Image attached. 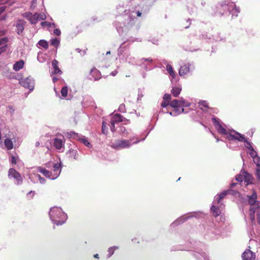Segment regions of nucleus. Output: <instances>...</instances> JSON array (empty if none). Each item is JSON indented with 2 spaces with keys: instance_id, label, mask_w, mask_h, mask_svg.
<instances>
[{
  "instance_id": "1a4fd4ad",
  "label": "nucleus",
  "mask_w": 260,
  "mask_h": 260,
  "mask_svg": "<svg viewBox=\"0 0 260 260\" xmlns=\"http://www.w3.org/2000/svg\"><path fill=\"white\" fill-rule=\"evenodd\" d=\"M68 136L70 138H72L80 141L81 143H83L85 146L88 148H90L92 146L91 144L89 142L88 138L81 134L71 131L68 133Z\"/></svg>"
},
{
  "instance_id": "de8ad7c7",
  "label": "nucleus",
  "mask_w": 260,
  "mask_h": 260,
  "mask_svg": "<svg viewBox=\"0 0 260 260\" xmlns=\"http://www.w3.org/2000/svg\"><path fill=\"white\" fill-rule=\"evenodd\" d=\"M38 17L39 20H44L46 18V16L43 12L40 13H38Z\"/></svg>"
},
{
  "instance_id": "5fc2aeb1",
  "label": "nucleus",
  "mask_w": 260,
  "mask_h": 260,
  "mask_svg": "<svg viewBox=\"0 0 260 260\" xmlns=\"http://www.w3.org/2000/svg\"><path fill=\"white\" fill-rule=\"evenodd\" d=\"M171 99V95L170 94L166 93L163 96V100L164 101H168L169 102H170Z\"/></svg>"
},
{
  "instance_id": "c9c22d12",
  "label": "nucleus",
  "mask_w": 260,
  "mask_h": 260,
  "mask_svg": "<svg viewBox=\"0 0 260 260\" xmlns=\"http://www.w3.org/2000/svg\"><path fill=\"white\" fill-rule=\"evenodd\" d=\"M244 179L247 184L252 183L251 181L253 180L252 176L246 172H245Z\"/></svg>"
},
{
  "instance_id": "39448f33",
  "label": "nucleus",
  "mask_w": 260,
  "mask_h": 260,
  "mask_svg": "<svg viewBox=\"0 0 260 260\" xmlns=\"http://www.w3.org/2000/svg\"><path fill=\"white\" fill-rule=\"evenodd\" d=\"M149 132L147 133L145 137L142 139H139L136 136H131L128 140H117L112 143V147L117 149L128 148L133 144H138L141 141H144L148 136Z\"/></svg>"
},
{
  "instance_id": "ddd939ff",
  "label": "nucleus",
  "mask_w": 260,
  "mask_h": 260,
  "mask_svg": "<svg viewBox=\"0 0 260 260\" xmlns=\"http://www.w3.org/2000/svg\"><path fill=\"white\" fill-rule=\"evenodd\" d=\"M8 176L10 178H13L17 181L16 184L20 185L22 183V178L19 173L14 169L11 168L8 172Z\"/></svg>"
},
{
  "instance_id": "72a5a7b5",
  "label": "nucleus",
  "mask_w": 260,
  "mask_h": 260,
  "mask_svg": "<svg viewBox=\"0 0 260 260\" xmlns=\"http://www.w3.org/2000/svg\"><path fill=\"white\" fill-rule=\"evenodd\" d=\"M200 106L201 107V109L203 111H207L209 109V107L208 106V103L205 101H201L199 103Z\"/></svg>"
},
{
  "instance_id": "37998d69",
  "label": "nucleus",
  "mask_w": 260,
  "mask_h": 260,
  "mask_svg": "<svg viewBox=\"0 0 260 260\" xmlns=\"http://www.w3.org/2000/svg\"><path fill=\"white\" fill-rule=\"evenodd\" d=\"M108 127L107 126L106 123L105 121L102 122V131L104 134L106 135L108 133Z\"/></svg>"
},
{
  "instance_id": "412c9836",
  "label": "nucleus",
  "mask_w": 260,
  "mask_h": 260,
  "mask_svg": "<svg viewBox=\"0 0 260 260\" xmlns=\"http://www.w3.org/2000/svg\"><path fill=\"white\" fill-rule=\"evenodd\" d=\"M228 194L226 190H224L221 193H220L218 194H217L214 197V200L213 201V204H219L220 201L224 198V197Z\"/></svg>"
},
{
  "instance_id": "4d7b16f0",
  "label": "nucleus",
  "mask_w": 260,
  "mask_h": 260,
  "mask_svg": "<svg viewBox=\"0 0 260 260\" xmlns=\"http://www.w3.org/2000/svg\"><path fill=\"white\" fill-rule=\"evenodd\" d=\"M118 111L121 113L125 112V105L123 104H121L119 107Z\"/></svg>"
},
{
  "instance_id": "79ce46f5",
  "label": "nucleus",
  "mask_w": 260,
  "mask_h": 260,
  "mask_svg": "<svg viewBox=\"0 0 260 260\" xmlns=\"http://www.w3.org/2000/svg\"><path fill=\"white\" fill-rule=\"evenodd\" d=\"M181 107H188L190 106V103L187 101H186L183 98H181Z\"/></svg>"
},
{
  "instance_id": "338daca9",
  "label": "nucleus",
  "mask_w": 260,
  "mask_h": 260,
  "mask_svg": "<svg viewBox=\"0 0 260 260\" xmlns=\"http://www.w3.org/2000/svg\"><path fill=\"white\" fill-rule=\"evenodd\" d=\"M143 96V94L142 92L139 91L138 94V100H141Z\"/></svg>"
},
{
  "instance_id": "603ef678",
  "label": "nucleus",
  "mask_w": 260,
  "mask_h": 260,
  "mask_svg": "<svg viewBox=\"0 0 260 260\" xmlns=\"http://www.w3.org/2000/svg\"><path fill=\"white\" fill-rule=\"evenodd\" d=\"M8 42V39L7 37H4L0 39V46L2 45H6Z\"/></svg>"
},
{
  "instance_id": "5701e85b",
  "label": "nucleus",
  "mask_w": 260,
  "mask_h": 260,
  "mask_svg": "<svg viewBox=\"0 0 260 260\" xmlns=\"http://www.w3.org/2000/svg\"><path fill=\"white\" fill-rule=\"evenodd\" d=\"M90 75L94 78V80H98L101 78V73L99 70L95 68H93L90 70Z\"/></svg>"
},
{
  "instance_id": "4468645a",
  "label": "nucleus",
  "mask_w": 260,
  "mask_h": 260,
  "mask_svg": "<svg viewBox=\"0 0 260 260\" xmlns=\"http://www.w3.org/2000/svg\"><path fill=\"white\" fill-rule=\"evenodd\" d=\"M220 232L215 229L214 223H211L210 225V229H208L207 230L206 236L210 239H214L215 236L219 235Z\"/></svg>"
},
{
  "instance_id": "e433bc0d",
  "label": "nucleus",
  "mask_w": 260,
  "mask_h": 260,
  "mask_svg": "<svg viewBox=\"0 0 260 260\" xmlns=\"http://www.w3.org/2000/svg\"><path fill=\"white\" fill-rule=\"evenodd\" d=\"M41 25L43 27L47 26L48 27L55 28L56 24L53 22H49L48 21H43L41 23Z\"/></svg>"
},
{
  "instance_id": "b1692460",
  "label": "nucleus",
  "mask_w": 260,
  "mask_h": 260,
  "mask_svg": "<svg viewBox=\"0 0 260 260\" xmlns=\"http://www.w3.org/2000/svg\"><path fill=\"white\" fill-rule=\"evenodd\" d=\"M24 64V62L22 60L17 61L13 65V70L15 71H18L23 68Z\"/></svg>"
},
{
  "instance_id": "6e6d98bb",
  "label": "nucleus",
  "mask_w": 260,
  "mask_h": 260,
  "mask_svg": "<svg viewBox=\"0 0 260 260\" xmlns=\"http://www.w3.org/2000/svg\"><path fill=\"white\" fill-rule=\"evenodd\" d=\"M243 179V176L241 174L237 175L235 177V179L239 182H242Z\"/></svg>"
},
{
  "instance_id": "6ab92c4d",
  "label": "nucleus",
  "mask_w": 260,
  "mask_h": 260,
  "mask_svg": "<svg viewBox=\"0 0 260 260\" xmlns=\"http://www.w3.org/2000/svg\"><path fill=\"white\" fill-rule=\"evenodd\" d=\"M58 61L56 59H53L52 62V66L53 71H52V74H61L62 71L58 67Z\"/></svg>"
},
{
  "instance_id": "c85d7f7f",
  "label": "nucleus",
  "mask_w": 260,
  "mask_h": 260,
  "mask_svg": "<svg viewBox=\"0 0 260 260\" xmlns=\"http://www.w3.org/2000/svg\"><path fill=\"white\" fill-rule=\"evenodd\" d=\"M67 154L70 158L74 159H77V151L76 150L71 149L68 151Z\"/></svg>"
},
{
  "instance_id": "8fccbe9b",
  "label": "nucleus",
  "mask_w": 260,
  "mask_h": 260,
  "mask_svg": "<svg viewBox=\"0 0 260 260\" xmlns=\"http://www.w3.org/2000/svg\"><path fill=\"white\" fill-rule=\"evenodd\" d=\"M255 175L257 180L260 181V167L256 168Z\"/></svg>"
},
{
  "instance_id": "bb28decb",
  "label": "nucleus",
  "mask_w": 260,
  "mask_h": 260,
  "mask_svg": "<svg viewBox=\"0 0 260 260\" xmlns=\"http://www.w3.org/2000/svg\"><path fill=\"white\" fill-rule=\"evenodd\" d=\"M181 105V98L179 100H174L170 104L172 108H180Z\"/></svg>"
},
{
  "instance_id": "a211bd4d",
  "label": "nucleus",
  "mask_w": 260,
  "mask_h": 260,
  "mask_svg": "<svg viewBox=\"0 0 260 260\" xmlns=\"http://www.w3.org/2000/svg\"><path fill=\"white\" fill-rule=\"evenodd\" d=\"M26 22L23 20H18L15 25L16 31L18 35L21 34L24 30Z\"/></svg>"
},
{
  "instance_id": "c756f323",
  "label": "nucleus",
  "mask_w": 260,
  "mask_h": 260,
  "mask_svg": "<svg viewBox=\"0 0 260 260\" xmlns=\"http://www.w3.org/2000/svg\"><path fill=\"white\" fill-rule=\"evenodd\" d=\"M166 69L169 75L172 78H175L176 77V73L174 72L173 67L170 64H167Z\"/></svg>"
},
{
  "instance_id": "58836bf2",
  "label": "nucleus",
  "mask_w": 260,
  "mask_h": 260,
  "mask_svg": "<svg viewBox=\"0 0 260 260\" xmlns=\"http://www.w3.org/2000/svg\"><path fill=\"white\" fill-rule=\"evenodd\" d=\"M40 46L42 47L45 49H47L48 48V43L45 40H41L39 41L38 43Z\"/></svg>"
},
{
  "instance_id": "13d9d810",
  "label": "nucleus",
  "mask_w": 260,
  "mask_h": 260,
  "mask_svg": "<svg viewBox=\"0 0 260 260\" xmlns=\"http://www.w3.org/2000/svg\"><path fill=\"white\" fill-rule=\"evenodd\" d=\"M143 61H148L151 63L153 62V59L151 58H143L140 60L141 63H143Z\"/></svg>"
},
{
  "instance_id": "4c0bfd02",
  "label": "nucleus",
  "mask_w": 260,
  "mask_h": 260,
  "mask_svg": "<svg viewBox=\"0 0 260 260\" xmlns=\"http://www.w3.org/2000/svg\"><path fill=\"white\" fill-rule=\"evenodd\" d=\"M39 21V19L38 17V13H35L34 14H32L31 18L29 20L31 24H35Z\"/></svg>"
},
{
  "instance_id": "f704fd0d",
  "label": "nucleus",
  "mask_w": 260,
  "mask_h": 260,
  "mask_svg": "<svg viewBox=\"0 0 260 260\" xmlns=\"http://www.w3.org/2000/svg\"><path fill=\"white\" fill-rule=\"evenodd\" d=\"M248 153L252 159L258 156L257 152L254 149L253 147L249 148Z\"/></svg>"
},
{
  "instance_id": "ea45409f",
  "label": "nucleus",
  "mask_w": 260,
  "mask_h": 260,
  "mask_svg": "<svg viewBox=\"0 0 260 260\" xmlns=\"http://www.w3.org/2000/svg\"><path fill=\"white\" fill-rule=\"evenodd\" d=\"M68 92V89L67 86H63L61 89V94L63 98H65L67 96Z\"/></svg>"
},
{
  "instance_id": "dca6fc26",
  "label": "nucleus",
  "mask_w": 260,
  "mask_h": 260,
  "mask_svg": "<svg viewBox=\"0 0 260 260\" xmlns=\"http://www.w3.org/2000/svg\"><path fill=\"white\" fill-rule=\"evenodd\" d=\"M243 260H254L255 254L249 249H246L242 254Z\"/></svg>"
},
{
  "instance_id": "393cba45",
  "label": "nucleus",
  "mask_w": 260,
  "mask_h": 260,
  "mask_svg": "<svg viewBox=\"0 0 260 260\" xmlns=\"http://www.w3.org/2000/svg\"><path fill=\"white\" fill-rule=\"evenodd\" d=\"M118 132L120 135L124 137H127L131 133V131L128 132L123 126H120Z\"/></svg>"
},
{
  "instance_id": "f8f14e48",
  "label": "nucleus",
  "mask_w": 260,
  "mask_h": 260,
  "mask_svg": "<svg viewBox=\"0 0 260 260\" xmlns=\"http://www.w3.org/2000/svg\"><path fill=\"white\" fill-rule=\"evenodd\" d=\"M19 83L22 86L29 89L30 91L33 90L34 88L35 80L32 78L27 77L24 79H21L19 80Z\"/></svg>"
},
{
  "instance_id": "774afa93",
  "label": "nucleus",
  "mask_w": 260,
  "mask_h": 260,
  "mask_svg": "<svg viewBox=\"0 0 260 260\" xmlns=\"http://www.w3.org/2000/svg\"><path fill=\"white\" fill-rule=\"evenodd\" d=\"M6 7L5 6H2L0 7V15L5 11L6 10Z\"/></svg>"
},
{
  "instance_id": "cd10ccee",
  "label": "nucleus",
  "mask_w": 260,
  "mask_h": 260,
  "mask_svg": "<svg viewBox=\"0 0 260 260\" xmlns=\"http://www.w3.org/2000/svg\"><path fill=\"white\" fill-rule=\"evenodd\" d=\"M4 144L8 150H11L13 148V142L9 138H7L5 140Z\"/></svg>"
},
{
  "instance_id": "69168bd1",
  "label": "nucleus",
  "mask_w": 260,
  "mask_h": 260,
  "mask_svg": "<svg viewBox=\"0 0 260 260\" xmlns=\"http://www.w3.org/2000/svg\"><path fill=\"white\" fill-rule=\"evenodd\" d=\"M16 158L13 156L11 157V161L12 162V164H16L17 163V161H16Z\"/></svg>"
},
{
  "instance_id": "aec40b11",
  "label": "nucleus",
  "mask_w": 260,
  "mask_h": 260,
  "mask_svg": "<svg viewBox=\"0 0 260 260\" xmlns=\"http://www.w3.org/2000/svg\"><path fill=\"white\" fill-rule=\"evenodd\" d=\"M181 90V86L179 84H177L172 86L171 92L173 96L177 97L180 93Z\"/></svg>"
},
{
  "instance_id": "7c9ffc66",
  "label": "nucleus",
  "mask_w": 260,
  "mask_h": 260,
  "mask_svg": "<svg viewBox=\"0 0 260 260\" xmlns=\"http://www.w3.org/2000/svg\"><path fill=\"white\" fill-rule=\"evenodd\" d=\"M211 211L213 212L215 216L219 215L221 213L220 209L218 207H216L214 205H213L211 207Z\"/></svg>"
},
{
  "instance_id": "a18cd8bd",
  "label": "nucleus",
  "mask_w": 260,
  "mask_h": 260,
  "mask_svg": "<svg viewBox=\"0 0 260 260\" xmlns=\"http://www.w3.org/2000/svg\"><path fill=\"white\" fill-rule=\"evenodd\" d=\"M174 108V112L177 114V115H178L179 114L182 113H186L184 111V109L183 108H181L180 109V108Z\"/></svg>"
},
{
  "instance_id": "9d476101",
  "label": "nucleus",
  "mask_w": 260,
  "mask_h": 260,
  "mask_svg": "<svg viewBox=\"0 0 260 260\" xmlns=\"http://www.w3.org/2000/svg\"><path fill=\"white\" fill-rule=\"evenodd\" d=\"M194 66L192 63L187 62L180 67L179 74L180 76H184L188 74H192L194 70Z\"/></svg>"
},
{
  "instance_id": "c03bdc74",
  "label": "nucleus",
  "mask_w": 260,
  "mask_h": 260,
  "mask_svg": "<svg viewBox=\"0 0 260 260\" xmlns=\"http://www.w3.org/2000/svg\"><path fill=\"white\" fill-rule=\"evenodd\" d=\"M88 99L90 102V104H86V102L85 101V99H84V100L82 102V105L83 107H87L88 106H92L93 104H94V102L92 100V98L89 97Z\"/></svg>"
},
{
  "instance_id": "f257e3e1",
  "label": "nucleus",
  "mask_w": 260,
  "mask_h": 260,
  "mask_svg": "<svg viewBox=\"0 0 260 260\" xmlns=\"http://www.w3.org/2000/svg\"><path fill=\"white\" fill-rule=\"evenodd\" d=\"M142 12L124 10L121 15L117 16L118 19L113 22V25L120 36L126 35L134 26L136 22V15L140 17Z\"/></svg>"
},
{
  "instance_id": "052dcab7",
  "label": "nucleus",
  "mask_w": 260,
  "mask_h": 260,
  "mask_svg": "<svg viewBox=\"0 0 260 260\" xmlns=\"http://www.w3.org/2000/svg\"><path fill=\"white\" fill-rule=\"evenodd\" d=\"M110 123H111L110 129L112 132H114L116 131L115 128V123L113 121H110Z\"/></svg>"
},
{
  "instance_id": "a878e982",
  "label": "nucleus",
  "mask_w": 260,
  "mask_h": 260,
  "mask_svg": "<svg viewBox=\"0 0 260 260\" xmlns=\"http://www.w3.org/2000/svg\"><path fill=\"white\" fill-rule=\"evenodd\" d=\"M53 145L57 149H60L62 147L63 141L60 139L55 138Z\"/></svg>"
},
{
  "instance_id": "9b49d317",
  "label": "nucleus",
  "mask_w": 260,
  "mask_h": 260,
  "mask_svg": "<svg viewBox=\"0 0 260 260\" xmlns=\"http://www.w3.org/2000/svg\"><path fill=\"white\" fill-rule=\"evenodd\" d=\"M196 213H189L186 214H184L178 218H177L175 221H174L173 222H172L170 226L171 228H175V226H177L178 225L181 224L186 220H187L188 219H189L191 217H195Z\"/></svg>"
},
{
  "instance_id": "20e7f679",
  "label": "nucleus",
  "mask_w": 260,
  "mask_h": 260,
  "mask_svg": "<svg viewBox=\"0 0 260 260\" xmlns=\"http://www.w3.org/2000/svg\"><path fill=\"white\" fill-rule=\"evenodd\" d=\"M49 215L52 223L57 226L64 224L68 219L67 214L61 208L58 207L51 208Z\"/></svg>"
},
{
  "instance_id": "0e129e2a",
  "label": "nucleus",
  "mask_w": 260,
  "mask_h": 260,
  "mask_svg": "<svg viewBox=\"0 0 260 260\" xmlns=\"http://www.w3.org/2000/svg\"><path fill=\"white\" fill-rule=\"evenodd\" d=\"M7 47V45H5L0 47V54L6 51Z\"/></svg>"
},
{
  "instance_id": "09e8293b",
  "label": "nucleus",
  "mask_w": 260,
  "mask_h": 260,
  "mask_svg": "<svg viewBox=\"0 0 260 260\" xmlns=\"http://www.w3.org/2000/svg\"><path fill=\"white\" fill-rule=\"evenodd\" d=\"M35 176L39 179L41 184H45L46 183V179L42 177L40 175L36 174Z\"/></svg>"
},
{
  "instance_id": "0eeeda50",
  "label": "nucleus",
  "mask_w": 260,
  "mask_h": 260,
  "mask_svg": "<svg viewBox=\"0 0 260 260\" xmlns=\"http://www.w3.org/2000/svg\"><path fill=\"white\" fill-rule=\"evenodd\" d=\"M192 255L197 260H212L210 256L204 251L206 249V245L201 242H196L192 246Z\"/></svg>"
},
{
  "instance_id": "f3484780",
  "label": "nucleus",
  "mask_w": 260,
  "mask_h": 260,
  "mask_svg": "<svg viewBox=\"0 0 260 260\" xmlns=\"http://www.w3.org/2000/svg\"><path fill=\"white\" fill-rule=\"evenodd\" d=\"M37 170L42 173L45 177L48 178L51 180H54V178L52 176V172L46 170L45 168H44L41 167H38L37 168Z\"/></svg>"
},
{
  "instance_id": "49530a36",
  "label": "nucleus",
  "mask_w": 260,
  "mask_h": 260,
  "mask_svg": "<svg viewBox=\"0 0 260 260\" xmlns=\"http://www.w3.org/2000/svg\"><path fill=\"white\" fill-rule=\"evenodd\" d=\"M253 161L256 166V168L260 167V157L259 156L253 159Z\"/></svg>"
},
{
  "instance_id": "2f4dec72",
  "label": "nucleus",
  "mask_w": 260,
  "mask_h": 260,
  "mask_svg": "<svg viewBox=\"0 0 260 260\" xmlns=\"http://www.w3.org/2000/svg\"><path fill=\"white\" fill-rule=\"evenodd\" d=\"M135 42L134 37H130L129 38L125 39L123 42L120 45L123 46H128V48H129L130 45Z\"/></svg>"
},
{
  "instance_id": "423d86ee",
  "label": "nucleus",
  "mask_w": 260,
  "mask_h": 260,
  "mask_svg": "<svg viewBox=\"0 0 260 260\" xmlns=\"http://www.w3.org/2000/svg\"><path fill=\"white\" fill-rule=\"evenodd\" d=\"M217 9L219 12H217V14L219 13L221 16L228 12L232 15V18L237 17L240 11L239 7H237L233 2H230L228 4L222 3L218 6Z\"/></svg>"
},
{
  "instance_id": "473e14b6",
  "label": "nucleus",
  "mask_w": 260,
  "mask_h": 260,
  "mask_svg": "<svg viewBox=\"0 0 260 260\" xmlns=\"http://www.w3.org/2000/svg\"><path fill=\"white\" fill-rule=\"evenodd\" d=\"M123 117L120 114H115L113 116V117L111 121H113L115 123L118 122H122V121H123Z\"/></svg>"
},
{
  "instance_id": "864d4df0",
  "label": "nucleus",
  "mask_w": 260,
  "mask_h": 260,
  "mask_svg": "<svg viewBox=\"0 0 260 260\" xmlns=\"http://www.w3.org/2000/svg\"><path fill=\"white\" fill-rule=\"evenodd\" d=\"M226 191L227 194H232L233 196H236V194L239 193L238 191L231 189H227Z\"/></svg>"
},
{
  "instance_id": "7ed1b4c3",
  "label": "nucleus",
  "mask_w": 260,
  "mask_h": 260,
  "mask_svg": "<svg viewBox=\"0 0 260 260\" xmlns=\"http://www.w3.org/2000/svg\"><path fill=\"white\" fill-rule=\"evenodd\" d=\"M257 193L253 190L251 195L246 196L248 204L250 206L249 208V217L251 222L255 221V214H256L258 223L260 224V201H257Z\"/></svg>"
},
{
  "instance_id": "f03ea898",
  "label": "nucleus",
  "mask_w": 260,
  "mask_h": 260,
  "mask_svg": "<svg viewBox=\"0 0 260 260\" xmlns=\"http://www.w3.org/2000/svg\"><path fill=\"white\" fill-rule=\"evenodd\" d=\"M213 124L217 132L221 135L225 136V138L230 141L237 140L239 142H244L245 146L249 150L250 147H252V143L248 141L243 135L237 132L233 129L226 128L221 123L220 120L215 117L212 118Z\"/></svg>"
},
{
  "instance_id": "bf43d9fd",
  "label": "nucleus",
  "mask_w": 260,
  "mask_h": 260,
  "mask_svg": "<svg viewBox=\"0 0 260 260\" xmlns=\"http://www.w3.org/2000/svg\"><path fill=\"white\" fill-rule=\"evenodd\" d=\"M170 103L167 101L163 100L161 104V106L162 108H166L168 105H170Z\"/></svg>"
},
{
  "instance_id": "680f3d73",
  "label": "nucleus",
  "mask_w": 260,
  "mask_h": 260,
  "mask_svg": "<svg viewBox=\"0 0 260 260\" xmlns=\"http://www.w3.org/2000/svg\"><path fill=\"white\" fill-rule=\"evenodd\" d=\"M202 38L203 39L207 40L211 39V36H208L207 34H204L202 35Z\"/></svg>"
},
{
  "instance_id": "2eb2a0df",
  "label": "nucleus",
  "mask_w": 260,
  "mask_h": 260,
  "mask_svg": "<svg viewBox=\"0 0 260 260\" xmlns=\"http://www.w3.org/2000/svg\"><path fill=\"white\" fill-rule=\"evenodd\" d=\"M61 162H56L55 164H53V172H52V176L54 179H56L57 178L59 177L60 175V174L61 171Z\"/></svg>"
},
{
  "instance_id": "4be33fe9",
  "label": "nucleus",
  "mask_w": 260,
  "mask_h": 260,
  "mask_svg": "<svg viewBox=\"0 0 260 260\" xmlns=\"http://www.w3.org/2000/svg\"><path fill=\"white\" fill-rule=\"evenodd\" d=\"M119 249V247L118 246H113L108 248L107 250V258H110L114 253L115 251Z\"/></svg>"
},
{
  "instance_id": "e2e57ef3",
  "label": "nucleus",
  "mask_w": 260,
  "mask_h": 260,
  "mask_svg": "<svg viewBox=\"0 0 260 260\" xmlns=\"http://www.w3.org/2000/svg\"><path fill=\"white\" fill-rule=\"evenodd\" d=\"M53 32L54 34L56 35V36H60V34H61V31L60 30L58 29V28H55L54 29V31H53Z\"/></svg>"
},
{
  "instance_id": "3c124183",
  "label": "nucleus",
  "mask_w": 260,
  "mask_h": 260,
  "mask_svg": "<svg viewBox=\"0 0 260 260\" xmlns=\"http://www.w3.org/2000/svg\"><path fill=\"white\" fill-rule=\"evenodd\" d=\"M32 14L30 12H25L22 14V16L29 21L30 20Z\"/></svg>"
},
{
  "instance_id": "a19ab883",
  "label": "nucleus",
  "mask_w": 260,
  "mask_h": 260,
  "mask_svg": "<svg viewBox=\"0 0 260 260\" xmlns=\"http://www.w3.org/2000/svg\"><path fill=\"white\" fill-rule=\"evenodd\" d=\"M59 43L60 41L57 38L52 39L51 40V44L55 47H57L59 46Z\"/></svg>"
},
{
  "instance_id": "6e6552de",
  "label": "nucleus",
  "mask_w": 260,
  "mask_h": 260,
  "mask_svg": "<svg viewBox=\"0 0 260 260\" xmlns=\"http://www.w3.org/2000/svg\"><path fill=\"white\" fill-rule=\"evenodd\" d=\"M117 54L119 57L128 63L134 64L135 63V58L130 56L128 46H123V44L120 45L117 50Z\"/></svg>"
}]
</instances>
